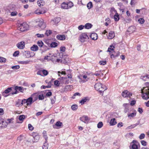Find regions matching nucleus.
I'll return each instance as SVG.
<instances>
[{
	"label": "nucleus",
	"instance_id": "4d7b16f0",
	"mask_svg": "<svg viewBox=\"0 0 149 149\" xmlns=\"http://www.w3.org/2000/svg\"><path fill=\"white\" fill-rule=\"evenodd\" d=\"M19 52L18 51L15 52L13 54V56H16L19 55Z\"/></svg>",
	"mask_w": 149,
	"mask_h": 149
},
{
	"label": "nucleus",
	"instance_id": "2eb2a0df",
	"mask_svg": "<svg viewBox=\"0 0 149 149\" xmlns=\"http://www.w3.org/2000/svg\"><path fill=\"white\" fill-rule=\"evenodd\" d=\"M114 32L113 31H110L108 35L107 36V38L109 39H112L115 37Z\"/></svg>",
	"mask_w": 149,
	"mask_h": 149
},
{
	"label": "nucleus",
	"instance_id": "473e14b6",
	"mask_svg": "<svg viewBox=\"0 0 149 149\" xmlns=\"http://www.w3.org/2000/svg\"><path fill=\"white\" fill-rule=\"evenodd\" d=\"M138 22L141 24H143L145 22L144 19L143 18H140L138 20Z\"/></svg>",
	"mask_w": 149,
	"mask_h": 149
},
{
	"label": "nucleus",
	"instance_id": "72a5a7b5",
	"mask_svg": "<svg viewBox=\"0 0 149 149\" xmlns=\"http://www.w3.org/2000/svg\"><path fill=\"white\" fill-rule=\"evenodd\" d=\"M67 4L68 7V9L71 8L73 5V3L71 2L67 3Z\"/></svg>",
	"mask_w": 149,
	"mask_h": 149
},
{
	"label": "nucleus",
	"instance_id": "9d476101",
	"mask_svg": "<svg viewBox=\"0 0 149 149\" xmlns=\"http://www.w3.org/2000/svg\"><path fill=\"white\" fill-rule=\"evenodd\" d=\"M34 95H32L29 98H28L27 99H26V102H27V104L26 105L27 106L31 105L36 100H33V97Z\"/></svg>",
	"mask_w": 149,
	"mask_h": 149
},
{
	"label": "nucleus",
	"instance_id": "f03ea898",
	"mask_svg": "<svg viewBox=\"0 0 149 149\" xmlns=\"http://www.w3.org/2000/svg\"><path fill=\"white\" fill-rule=\"evenodd\" d=\"M95 88L97 91H98L101 93H102L104 91L107 89L105 86L100 83L96 84L95 85Z\"/></svg>",
	"mask_w": 149,
	"mask_h": 149
},
{
	"label": "nucleus",
	"instance_id": "6ab92c4d",
	"mask_svg": "<svg viewBox=\"0 0 149 149\" xmlns=\"http://www.w3.org/2000/svg\"><path fill=\"white\" fill-rule=\"evenodd\" d=\"M15 90L18 91H19L23 93L24 88L21 86H16L15 88Z\"/></svg>",
	"mask_w": 149,
	"mask_h": 149
},
{
	"label": "nucleus",
	"instance_id": "c85d7f7f",
	"mask_svg": "<svg viewBox=\"0 0 149 149\" xmlns=\"http://www.w3.org/2000/svg\"><path fill=\"white\" fill-rule=\"evenodd\" d=\"M79 78V79H80L79 82L81 83H84L85 82H86L87 81V80H83L82 79L81 77H82V76L81 75H79L77 76Z\"/></svg>",
	"mask_w": 149,
	"mask_h": 149
},
{
	"label": "nucleus",
	"instance_id": "13d9d810",
	"mask_svg": "<svg viewBox=\"0 0 149 149\" xmlns=\"http://www.w3.org/2000/svg\"><path fill=\"white\" fill-rule=\"evenodd\" d=\"M28 128L29 129L31 130H33V127L31 124H29L28 125Z\"/></svg>",
	"mask_w": 149,
	"mask_h": 149
},
{
	"label": "nucleus",
	"instance_id": "bb28decb",
	"mask_svg": "<svg viewBox=\"0 0 149 149\" xmlns=\"http://www.w3.org/2000/svg\"><path fill=\"white\" fill-rule=\"evenodd\" d=\"M92 26V25L90 23H87L84 26V27L86 29H91Z\"/></svg>",
	"mask_w": 149,
	"mask_h": 149
},
{
	"label": "nucleus",
	"instance_id": "774afa93",
	"mask_svg": "<svg viewBox=\"0 0 149 149\" xmlns=\"http://www.w3.org/2000/svg\"><path fill=\"white\" fill-rule=\"evenodd\" d=\"M138 111L141 114L143 112V109L142 108H139L138 109Z\"/></svg>",
	"mask_w": 149,
	"mask_h": 149
},
{
	"label": "nucleus",
	"instance_id": "a878e982",
	"mask_svg": "<svg viewBox=\"0 0 149 149\" xmlns=\"http://www.w3.org/2000/svg\"><path fill=\"white\" fill-rule=\"evenodd\" d=\"M25 116L24 115H20L18 118L19 120L21 121H22L21 122H17L19 123H21L23 121V120L25 118Z\"/></svg>",
	"mask_w": 149,
	"mask_h": 149
},
{
	"label": "nucleus",
	"instance_id": "aec40b11",
	"mask_svg": "<svg viewBox=\"0 0 149 149\" xmlns=\"http://www.w3.org/2000/svg\"><path fill=\"white\" fill-rule=\"evenodd\" d=\"M56 38L60 40H64L65 39V37L64 35H58L57 36Z\"/></svg>",
	"mask_w": 149,
	"mask_h": 149
},
{
	"label": "nucleus",
	"instance_id": "79ce46f5",
	"mask_svg": "<svg viewBox=\"0 0 149 149\" xmlns=\"http://www.w3.org/2000/svg\"><path fill=\"white\" fill-rule=\"evenodd\" d=\"M20 68V66L19 65H16L15 66H12L11 68L14 70H17Z\"/></svg>",
	"mask_w": 149,
	"mask_h": 149
},
{
	"label": "nucleus",
	"instance_id": "b1692460",
	"mask_svg": "<svg viewBox=\"0 0 149 149\" xmlns=\"http://www.w3.org/2000/svg\"><path fill=\"white\" fill-rule=\"evenodd\" d=\"M61 8L64 9H68V7L67 4V3L63 2L61 4Z\"/></svg>",
	"mask_w": 149,
	"mask_h": 149
},
{
	"label": "nucleus",
	"instance_id": "6e6d98bb",
	"mask_svg": "<svg viewBox=\"0 0 149 149\" xmlns=\"http://www.w3.org/2000/svg\"><path fill=\"white\" fill-rule=\"evenodd\" d=\"M27 104V102L26 99H24L22 100V102L21 103V104L22 105H23L24 104Z\"/></svg>",
	"mask_w": 149,
	"mask_h": 149
},
{
	"label": "nucleus",
	"instance_id": "1a4fd4ad",
	"mask_svg": "<svg viewBox=\"0 0 149 149\" xmlns=\"http://www.w3.org/2000/svg\"><path fill=\"white\" fill-rule=\"evenodd\" d=\"M133 143L132 145V149H138L139 146V144L138 142L135 140H133L132 142L131 143V144Z\"/></svg>",
	"mask_w": 149,
	"mask_h": 149
},
{
	"label": "nucleus",
	"instance_id": "8fccbe9b",
	"mask_svg": "<svg viewBox=\"0 0 149 149\" xmlns=\"http://www.w3.org/2000/svg\"><path fill=\"white\" fill-rule=\"evenodd\" d=\"M51 103L52 104H53L55 102V101H56L55 97L54 96L53 98L51 99Z\"/></svg>",
	"mask_w": 149,
	"mask_h": 149
},
{
	"label": "nucleus",
	"instance_id": "c9c22d12",
	"mask_svg": "<svg viewBox=\"0 0 149 149\" xmlns=\"http://www.w3.org/2000/svg\"><path fill=\"white\" fill-rule=\"evenodd\" d=\"M73 86L72 85H67L65 87V88L67 90H71L72 89Z\"/></svg>",
	"mask_w": 149,
	"mask_h": 149
},
{
	"label": "nucleus",
	"instance_id": "864d4df0",
	"mask_svg": "<svg viewBox=\"0 0 149 149\" xmlns=\"http://www.w3.org/2000/svg\"><path fill=\"white\" fill-rule=\"evenodd\" d=\"M140 78L141 79L143 80L146 81V75L145 76H141L140 77Z\"/></svg>",
	"mask_w": 149,
	"mask_h": 149
},
{
	"label": "nucleus",
	"instance_id": "412c9836",
	"mask_svg": "<svg viewBox=\"0 0 149 149\" xmlns=\"http://www.w3.org/2000/svg\"><path fill=\"white\" fill-rule=\"evenodd\" d=\"M89 99L88 97H86L84 98H83L79 102L82 104H84L87 101H89Z\"/></svg>",
	"mask_w": 149,
	"mask_h": 149
},
{
	"label": "nucleus",
	"instance_id": "0eeeda50",
	"mask_svg": "<svg viewBox=\"0 0 149 149\" xmlns=\"http://www.w3.org/2000/svg\"><path fill=\"white\" fill-rule=\"evenodd\" d=\"M24 54L26 57L29 58L33 57L35 55L34 53L32 52H30L29 51H26L24 53Z\"/></svg>",
	"mask_w": 149,
	"mask_h": 149
},
{
	"label": "nucleus",
	"instance_id": "a211bd4d",
	"mask_svg": "<svg viewBox=\"0 0 149 149\" xmlns=\"http://www.w3.org/2000/svg\"><path fill=\"white\" fill-rule=\"evenodd\" d=\"M90 37L92 40H95L97 39L98 36L96 33H93L91 34Z\"/></svg>",
	"mask_w": 149,
	"mask_h": 149
},
{
	"label": "nucleus",
	"instance_id": "69168bd1",
	"mask_svg": "<svg viewBox=\"0 0 149 149\" xmlns=\"http://www.w3.org/2000/svg\"><path fill=\"white\" fill-rule=\"evenodd\" d=\"M136 103V101L134 100H133L131 101L130 103V105L131 106H133Z\"/></svg>",
	"mask_w": 149,
	"mask_h": 149
},
{
	"label": "nucleus",
	"instance_id": "f704fd0d",
	"mask_svg": "<svg viewBox=\"0 0 149 149\" xmlns=\"http://www.w3.org/2000/svg\"><path fill=\"white\" fill-rule=\"evenodd\" d=\"M42 72L43 73L45 76L47 75L48 74V71L45 70H42Z\"/></svg>",
	"mask_w": 149,
	"mask_h": 149
},
{
	"label": "nucleus",
	"instance_id": "49530a36",
	"mask_svg": "<svg viewBox=\"0 0 149 149\" xmlns=\"http://www.w3.org/2000/svg\"><path fill=\"white\" fill-rule=\"evenodd\" d=\"M99 63L100 65H104L106 63V61H100L99 62Z\"/></svg>",
	"mask_w": 149,
	"mask_h": 149
},
{
	"label": "nucleus",
	"instance_id": "dca6fc26",
	"mask_svg": "<svg viewBox=\"0 0 149 149\" xmlns=\"http://www.w3.org/2000/svg\"><path fill=\"white\" fill-rule=\"evenodd\" d=\"M62 125V123L60 121H57L55 124V125H53V127L54 129L59 128L60 127H61Z\"/></svg>",
	"mask_w": 149,
	"mask_h": 149
},
{
	"label": "nucleus",
	"instance_id": "3c124183",
	"mask_svg": "<svg viewBox=\"0 0 149 149\" xmlns=\"http://www.w3.org/2000/svg\"><path fill=\"white\" fill-rule=\"evenodd\" d=\"M145 136V135L144 134H141L139 136V138L140 139H143Z\"/></svg>",
	"mask_w": 149,
	"mask_h": 149
},
{
	"label": "nucleus",
	"instance_id": "e433bc0d",
	"mask_svg": "<svg viewBox=\"0 0 149 149\" xmlns=\"http://www.w3.org/2000/svg\"><path fill=\"white\" fill-rule=\"evenodd\" d=\"M48 144L47 142H45L42 146L43 149H48Z\"/></svg>",
	"mask_w": 149,
	"mask_h": 149
},
{
	"label": "nucleus",
	"instance_id": "20e7f679",
	"mask_svg": "<svg viewBox=\"0 0 149 149\" xmlns=\"http://www.w3.org/2000/svg\"><path fill=\"white\" fill-rule=\"evenodd\" d=\"M38 22V26L42 29H43L45 28L46 26L43 20L42 19H37V22Z\"/></svg>",
	"mask_w": 149,
	"mask_h": 149
},
{
	"label": "nucleus",
	"instance_id": "2f4dec72",
	"mask_svg": "<svg viewBox=\"0 0 149 149\" xmlns=\"http://www.w3.org/2000/svg\"><path fill=\"white\" fill-rule=\"evenodd\" d=\"M6 61V59L5 58L0 56V62L1 63H5Z\"/></svg>",
	"mask_w": 149,
	"mask_h": 149
},
{
	"label": "nucleus",
	"instance_id": "423d86ee",
	"mask_svg": "<svg viewBox=\"0 0 149 149\" xmlns=\"http://www.w3.org/2000/svg\"><path fill=\"white\" fill-rule=\"evenodd\" d=\"M111 12L115 13V15H114V18L115 21H118L120 19L119 16L117 13L116 11L115 10L114 8H111Z\"/></svg>",
	"mask_w": 149,
	"mask_h": 149
},
{
	"label": "nucleus",
	"instance_id": "4468645a",
	"mask_svg": "<svg viewBox=\"0 0 149 149\" xmlns=\"http://www.w3.org/2000/svg\"><path fill=\"white\" fill-rule=\"evenodd\" d=\"M80 120L85 123H88L89 120L88 117L86 116H83L82 117H81Z\"/></svg>",
	"mask_w": 149,
	"mask_h": 149
},
{
	"label": "nucleus",
	"instance_id": "e2e57ef3",
	"mask_svg": "<svg viewBox=\"0 0 149 149\" xmlns=\"http://www.w3.org/2000/svg\"><path fill=\"white\" fill-rule=\"evenodd\" d=\"M13 120V118H11V119H7V121H8V123H13V122L12 121Z\"/></svg>",
	"mask_w": 149,
	"mask_h": 149
},
{
	"label": "nucleus",
	"instance_id": "603ef678",
	"mask_svg": "<svg viewBox=\"0 0 149 149\" xmlns=\"http://www.w3.org/2000/svg\"><path fill=\"white\" fill-rule=\"evenodd\" d=\"M65 47H61L60 48V51L62 52H64L65 51Z\"/></svg>",
	"mask_w": 149,
	"mask_h": 149
},
{
	"label": "nucleus",
	"instance_id": "6e6552de",
	"mask_svg": "<svg viewBox=\"0 0 149 149\" xmlns=\"http://www.w3.org/2000/svg\"><path fill=\"white\" fill-rule=\"evenodd\" d=\"M122 96L125 97H130L132 95V94L127 90L125 91L122 93Z\"/></svg>",
	"mask_w": 149,
	"mask_h": 149
},
{
	"label": "nucleus",
	"instance_id": "4c0bfd02",
	"mask_svg": "<svg viewBox=\"0 0 149 149\" xmlns=\"http://www.w3.org/2000/svg\"><path fill=\"white\" fill-rule=\"evenodd\" d=\"M103 126V123L102 122H100L97 125V127L99 128H101Z\"/></svg>",
	"mask_w": 149,
	"mask_h": 149
},
{
	"label": "nucleus",
	"instance_id": "9b49d317",
	"mask_svg": "<svg viewBox=\"0 0 149 149\" xmlns=\"http://www.w3.org/2000/svg\"><path fill=\"white\" fill-rule=\"evenodd\" d=\"M12 87H9L5 91L3 92L2 93V95L4 97H6L8 96V95L6 94L9 93L10 92H11L12 90Z\"/></svg>",
	"mask_w": 149,
	"mask_h": 149
},
{
	"label": "nucleus",
	"instance_id": "052dcab7",
	"mask_svg": "<svg viewBox=\"0 0 149 149\" xmlns=\"http://www.w3.org/2000/svg\"><path fill=\"white\" fill-rule=\"evenodd\" d=\"M52 95V93L51 91H49L47 93L46 95L47 97H49Z\"/></svg>",
	"mask_w": 149,
	"mask_h": 149
},
{
	"label": "nucleus",
	"instance_id": "37998d69",
	"mask_svg": "<svg viewBox=\"0 0 149 149\" xmlns=\"http://www.w3.org/2000/svg\"><path fill=\"white\" fill-rule=\"evenodd\" d=\"M60 58H60L56 59V61L57 62H61L62 63H64L65 61H63V60L62 59L61 57H60Z\"/></svg>",
	"mask_w": 149,
	"mask_h": 149
},
{
	"label": "nucleus",
	"instance_id": "de8ad7c7",
	"mask_svg": "<svg viewBox=\"0 0 149 149\" xmlns=\"http://www.w3.org/2000/svg\"><path fill=\"white\" fill-rule=\"evenodd\" d=\"M17 14V12L16 11L12 12L10 14L11 16H16Z\"/></svg>",
	"mask_w": 149,
	"mask_h": 149
},
{
	"label": "nucleus",
	"instance_id": "5fc2aeb1",
	"mask_svg": "<svg viewBox=\"0 0 149 149\" xmlns=\"http://www.w3.org/2000/svg\"><path fill=\"white\" fill-rule=\"evenodd\" d=\"M141 144L143 146H146L147 145L146 141L144 140H142L141 141Z\"/></svg>",
	"mask_w": 149,
	"mask_h": 149
},
{
	"label": "nucleus",
	"instance_id": "7ed1b4c3",
	"mask_svg": "<svg viewBox=\"0 0 149 149\" xmlns=\"http://www.w3.org/2000/svg\"><path fill=\"white\" fill-rule=\"evenodd\" d=\"M29 26L28 24L26 22H24L20 24L19 26V29L22 32L27 30L29 28Z\"/></svg>",
	"mask_w": 149,
	"mask_h": 149
},
{
	"label": "nucleus",
	"instance_id": "a19ab883",
	"mask_svg": "<svg viewBox=\"0 0 149 149\" xmlns=\"http://www.w3.org/2000/svg\"><path fill=\"white\" fill-rule=\"evenodd\" d=\"M93 6L92 3L91 2H89L87 5V7L88 9L91 8Z\"/></svg>",
	"mask_w": 149,
	"mask_h": 149
},
{
	"label": "nucleus",
	"instance_id": "ea45409f",
	"mask_svg": "<svg viewBox=\"0 0 149 149\" xmlns=\"http://www.w3.org/2000/svg\"><path fill=\"white\" fill-rule=\"evenodd\" d=\"M115 48L114 46L112 45H110V47L108 49V52H110L111 51H113L114 48Z\"/></svg>",
	"mask_w": 149,
	"mask_h": 149
},
{
	"label": "nucleus",
	"instance_id": "393cba45",
	"mask_svg": "<svg viewBox=\"0 0 149 149\" xmlns=\"http://www.w3.org/2000/svg\"><path fill=\"white\" fill-rule=\"evenodd\" d=\"M49 45L51 47L53 48H55L58 45V44L56 42H52L50 44H48V45L49 46Z\"/></svg>",
	"mask_w": 149,
	"mask_h": 149
},
{
	"label": "nucleus",
	"instance_id": "c756f323",
	"mask_svg": "<svg viewBox=\"0 0 149 149\" xmlns=\"http://www.w3.org/2000/svg\"><path fill=\"white\" fill-rule=\"evenodd\" d=\"M136 115V113L135 112L128 114V116L130 118H131V117H133L134 116H135Z\"/></svg>",
	"mask_w": 149,
	"mask_h": 149
},
{
	"label": "nucleus",
	"instance_id": "cd10ccee",
	"mask_svg": "<svg viewBox=\"0 0 149 149\" xmlns=\"http://www.w3.org/2000/svg\"><path fill=\"white\" fill-rule=\"evenodd\" d=\"M45 2L41 0L38 1H37V3L39 6L41 7V6H42L44 4Z\"/></svg>",
	"mask_w": 149,
	"mask_h": 149
},
{
	"label": "nucleus",
	"instance_id": "ddd939ff",
	"mask_svg": "<svg viewBox=\"0 0 149 149\" xmlns=\"http://www.w3.org/2000/svg\"><path fill=\"white\" fill-rule=\"evenodd\" d=\"M17 46L19 49H22L24 48L25 43L23 41H21L17 44Z\"/></svg>",
	"mask_w": 149,
	"mask_h": 149
},
{
	"label": "nucleus",
	"instance_id": "0e129e2a",
	"mask_svg": "<svg viewBox=\"0 0 149 149\" xmlns=\"http://www.w3.org/2000/svg\"><path fill=\"white\" fill-rule=\"evenodd\" d=\"M84 26L82 25H80L78 27V29L79 30H81L84 28Z\"/></svg>",
	"mask_w": 149,
	"mask_h": 149
},
{
	"label": "nucleus",
	"instance_id": "5701e85b",
	"mask_svg": "<svg viewBox=\"0 0 149 149\" xmlns=\"http://www.w3.org/2000/svg\"><path fill=\"white\" fill-rule=\"evenodd\" d=\"M31 49L32 51H36L38 50V47L36 45H34L31 47Z\"/></svg>",
	"mask_w": 149,
	"mask_h": 149
},
{
	"label": "nucleus",
	"instance_id": "bf43d9fd",
	"mask_svg": "<svg viewBox=\"0 0 149 149\" xmlns=\"http://www.w3.org/2000/svg\"><path fill=\"white\" fill-rule=\"evenodd\" d=\"M36 35L38 38H42L44 36V35L43 34H37Z\"/></svg>",
	"mask_w": 149,
	"mask_h": 149
},
{
	"label": "nucleus",
	"instance_id": "f8f14e48",
	"mask_svg": "<svg viewBox=\"0 0 149 149\" xmlns=\"http://www.w3.org/2000/svg\"><path fill=\"white\" fill-rule=\"evenodd\" d=\"M61 18L59 17L55 18L51 21V23L54 25H56L60 21Z\"/></svg>",
	"mask_w": 149,
	"mask_h": 149
},
{
	"label": "nucleus",
	"instance_id": "09e8293b",
	"mask_svg": "<svg viewBox=\"0 0 149 149\" xmlns=\"http://www.w3.org/2000/svg\"><path fill=\"white\" fill-rule=\"evenodd\" d=\"M30 61H23L21 62V63L22 64H26L29 63Z\"/></svg>",
	"mask_w": 149,
	"mask_h": 149
},
{
	"label": "nucleus",
	"instance_id": "f3484780",
	"mask_svg": "<svg viewBox=\"0 0 149 149\" xmlns=\"http://www.w3.org/2000/svg\"><path fill=\"white\" fill-rule=\"evenodd\" d=\"M136 29V27L134 26H131L128 28L127 29V31L130 32V33H132L134 32Z\"/></svg>",
	"mask_w": 149,
	"mask_h": 149
},
{
	"label": "nucleus",
	"instance_id": "4be33fe9",
	"mask_svg": "<svg viewBox=\"0 0 149 149\" xmlns=\"http://www.w3.org/2000/svg\"><path fill=\"white\" fill-rule=\"evenodd\" d=\"M110 125L113 126L115 125L117 123L116 121L115 118H113L111 119L109 123Z\"/></svg>",
	"mask_w": 149,
	"mask_h": 149
},
{
	"label": "nucleus",
	"instance_id": "58836bf2",
	"mask_svg": "<svg viewBox=\"0 0 149 149\" xmlns=\"http://www.w3.org/2000/svg\"><path fill=\"white\" fill-rule=\"evenodd\" d=\"M52 33V31L50 30H49L46 31L45 34L47 36H48L50 35Z\"/></svg>",
	"mask_w": 149,
	"mask_h": 149
},
{
	"label": "nucleus",
	"instance_id": "f257e3e1",
	"mask_svg": "<svg viewBox=\"0 0 149 149\" xmlns=\"http://www.w3.org/2000/svg\"><path fill=\"white\" fill-rule=\"evenodd\" d=\"M141 91L142 97L143 99L146 100L149 98V86L144 87L141 89ZM146 104L147 107H149V100L146 103Z\"/></svg>",
	"mask_w": 149,
	"mask_h": 149
},
{
	"label": "nucleus",
	"instance_id": "680f3d73",
	"mask_svg": "<svg viewBox=\"0 0 149 149\" xmlns=\"http://www.w3.org/2000/svg\"><path fill=\"white\" fill-rule=\"evenodd\" d=\"M59 81L57 80H56L54 81V84L55 85L57 86H59Z\"/></svg>",
	"mask_w": 149,
	"mask_h": 149
},
{
	"label": "nucleus",
	"instance_id": "39448f33",
	"mask_svg": "<svg viewBox=\"0 0 149 149\" xmlns=\"http://www.w3.org/2000/svg\"><path fill=\"white\" fill-rule=\"evenodd\" d=\"M88 38V36L87 34L85 33H82L80 36L79 40L81 42H83Z\"/></svg>",
	"mask_w": 149,
	"mask_h": 149
},
{
	"label": "nucleus",
	"instance_id": "7c9ffc66",
	"mask_svg": "<svg viewBox=\"0 0 149 149\" xmlns=\"http://www.w3.org/2000/svg\"><path fill=\"white\" fill-rule=\"evenodd\" d=\"M78 108V106L76 104H73L71 106V109L73 111L76 110Z\"/></svg>",
	"mask_w": 149,
	"mask_h": 149
},
{
	"label": "nucleus",
	"instance_id": "a18cd8bd",
	"mask_svg": "<svg viewBox=\"0 0 149 149\" xmlns=\"http://www.w3.org/2000/svg\"><path fill=\"white\" fill-rule=\"evenodd\" d=\"M38 99L39 100H43L44 99V96L43 94L40 95L38 96Z\"/></svg>",
	"mask_w": 149,
	"mask_h": 149
},
{
	"label": "nucleus",
	"instance_id": "c03bdc74",
	"mask_svg": "<svg viewBox=\"0 0 149 149\" xmlns=\"http://www.w3.org/2000/svg\"><path fill=\"white\" fill-rule=\"evenodd\" d=\"M37 44L39 46L42 47L43 45V43L42 41H39L38 42Z\"/></svg>",
	"mask_w": 149,
	"mask_h": 149
},
{
	"label": "nucleus",
	"instance_id": "338daca9",
	"mask_svg": "<svg viewBox=\"0 0 149 149\" xmlns=\"http://www.w3.org/2000/svg\"><path fill=\"white\" fill-rule=\"evenodd\" d=\"M139 123H136L134 124L131 125V126L132 128H132H134L137 125H139Z\"/></svg>",
	"mask_w": 149,
	"mask_h": 149
}]
</instances>
